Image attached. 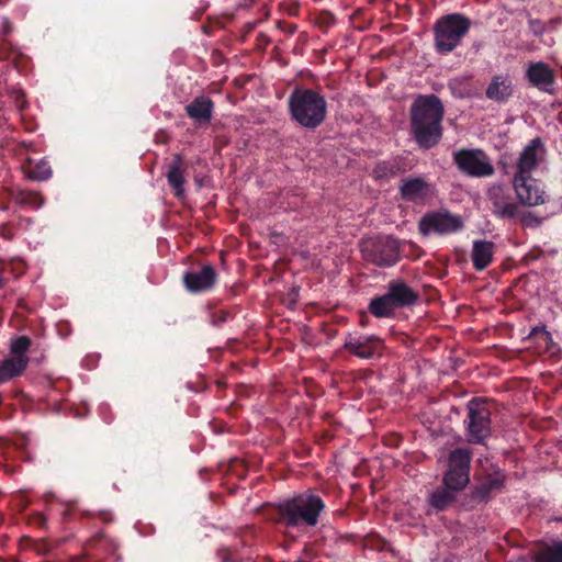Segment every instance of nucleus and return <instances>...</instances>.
Returning <instances> with one entry per match:
<instances>
[{
	"label": "nucleus",
	"mask_w": 562,
	"mask_h": 562,
	"mask_svg": "<svg viewBox=\"0 0 562 562\" xmlns=\"http://www.w3.org/2000/svg\"><path fill=\"white\" fill-rule=\"evenodd\" d=\"M411 134L423 149L435 147L442 138L445 106L436 94H420L411 105Z\"/></svg>",
	"instance_id": "f257e3e1"
},
{
	"label": "nucleus",
	"mask_w": 562,
	"mask_h": 562,
	"mask_svg": "<svg viewBox=\"0 0 562 562\" xmlns=\"http://www.w3.org/2000/svg\"><path fill=\"white\" fill-rule=\"evenodd\" d=\"M288 108L291 120L306 130H316L327 116L325 97L310 88H295L288 98Z\"/></svg>",
	"instance_id": "f03ea898"
},
{
	"label": "nucleus",
	"mask_w": 562,
	"mask_h": 562,
	"mask_svg": "<svg viewBox=\"0 0 562 562\" xmlns=\"http://www.w3.org/2000/svg\"><path fill=\"white\" fill-rule=\"evenodd\" d=\"M472 21L463 13H448L436 20L432 26L434 48L439 55H448L459 47L468 35Z\"/></svg>",
	"instance_id": "7ed1b4c3"
},
{
	"label": "nucleus",
	"mask_w": 562,
	"mask_h": 562,
	"mask_svg": "<svg viewBox=\"0 0 562 562\" xmlns=\"http://www.w3.org/2000/svg\"><path fill=\"white\" fill-rule=\"evenodd\" d=\"M406 246L417 248L411 241H402L393 236L381 235L363 239L360 244V251L367 262L381 268H390L401 260Z\"/></svg>",
	"instance_id": "20e7f679"
},
{
	"label": "nucleus",
	"mask_w": 562,
	"mask_h": 562,
	"mask_svg": "<svg viewBox=\"0 0 562 562\" xmlns=\"http://www.w3.org/2000/svg\"><path fill=\"white\" fill-rule=\"evenodd\" d=\"M324 508L325 504L319 496L301 494L280 504L279 517L286 527H296L300 524L315 526Z\"/></svg>",
	"instance_id": "39448f33"
},
{
	"label": "nucleus",
	"mask_w": 562,
	"mask_h": 562,
	"mask_svg": "<svg viewBox=\"0 0 562 562\" xmlns=\"http://www.w3.org/2000/svg\"><path fill=\"white\" fill-rule=\"evenodd\" d=\"M491 403L483 397H473L468 403L469 442L483 445L492 435Z\"/></svg>",
	"instance_id": "423d86ee"
},
{
	"label": "nucleus",
	"mask_w": 562,
	"mask_h": 562,
	"mask_svg": "<svg viewBox=\"0 0 562 562\" xmlns=\"http://www.w3.org/2000/svg\"><path fill=\"white\" fill-rule=\"evenodd\" d=\"M472 453L468 448L450 451L442 484L451 490L463 491L470 483Z\"/></svg>",
	"instance_id": "0eeeda50"
},
{
	"label": "nucleus",
	"mask_w": 562,
	"mask_h": 562,
	"mask_svg": "<svg viewBox=\"0 0 562 562\" xmlns=\"http://www.w3.org/2000/svg\"><path fill=\"white\" fill-rule=\"evenodd\" d=\"M453 164L458 170L472 178L492 177L495 172L487 154L480 148H462L453 151Z\"/></svg>",
	"instance_id": "6e6552de"
},
{
	"label": "nucleus",
	"mask_w": 562,
	"mask_h": 562,
	"mask_svg": "<svg viewBox=\"0 0 562 562\" xmlns=\"http://www.w3.org/2000/svg\"><path fill=\"white\" fill-rule=\"evenodd\" d=\"M435 194V186L423 175L403 177L398 182L397 196L401 201L423 206Z\"/></svg>",
	"instance_id": "1a4fd4ad"
},
{
	"label": "nucleus",
	"mask_w": 562,
	"mask_h": 562,
	"mask_svg": "<svg viewBox=\"0 0 562 562\" xmlns=\"http://www.w3.org/2000/svg\"><path fill=\"white\" fill-rule=\"evenodd\" d=\"M463 228L462 218L448 211L427 212L418 222V232L423 236L430 234L448 235Z\"/></svg>",
	"instance_id": "9d476101"
},
{
	"label": "nucleus",
	"mask_w": 562,
	"mask_h": 562,
	"mask_svg": "<svg viewBox=\"0 0 562 562\" xmlns=\"http://www.w3.org/2000/svg\"><path fill=\"white\" fill-rule=\"evenodd\" d=\"M344 349L359 359L378 360L384 353L385 344L376 335L348 334Z\"/></svg>",
	"instance_id": "9b49d317"
},
{
	"label": "nucleus",
	"mask_w": 562,
	"mask_h": 562,
	"mask_svg": "<svg viewBox=\"0 0 562 562\" xmlns=\"http://www.w3.org/2000/svg\"><path fill=\"white\" fill-rule=\"evenodd\" d=\"M513 187L519 206L531 207L541 205L544 204L548 199L541 183L532 177H514Z\"/></svg>",
	"instance_id": "f8f14e48"
},
{
	"label": "nucleus",
	"mask_w": 562,
	"mask_h": 562,
	"mask_svg": "<svg viewBox=\"0 0 562 562\" xmlns=\"http://www.w3.org/2000/svg\"><path fill=\"white\" fill-rule=\"evenodd\" d=\"M487 201L493 215L499 220H516L519 204L513 200L509 191L503 186H492L487 190Z\"/></svg>",
	"instance_id": "ddd939ff"
},
{
	"label": "nucleus",
	"mask_w": 562,
	"mask_h": 562,
	"mask_svg": "<svg viewBox=\"0 0 562 562\" xmlns=\"http://www.w3.org/2000/svg\"><path fill=\"white\" fill-rule=\"evenodd\" d=\"M506 475L501 469L494 470L492 473L485 475L483 481L475 485L468 495L469 507H474L477 504H486L495 492L504 487Z\"/></svg>",
	"instance_id": "4468645a"
},
{
	"label": "nucleus",
	"mask_w": 562,
	"mask_h": 562,
	"mask_svg": "<svg viewBox=\"0 0 562 562\" xmlns=\"http://www.w3.org/2000/svg\"><path fill=\"white\" fill-rule=\"evenodd\" d=\"M544 154L546 148L541 138L531 139L516 160L514 177H531V172L540 165Z\"/></svg>",
	"instance_id": "2eb2a0df"
},
{
	"label": "nucleus",
	"mask_w": 562,
	"mask_h": 562,
	"mask_svg": "<svg viewBox=\"0 0 562 562\" xmlns=\"http://www.w3.org/2000/svg\"><path fill=\"white\" fill-rule=\"evenodd\" d=\"M218 281V274L211 265H203L198 271H187L182 277L184 289L192 294L211 291Z\"/></svg>",
	"instance_id": "dca6fc26"
},
{
	"label": "nucleus",
	"mask_w": 562,
	"mask_h": 562,
	"mask_svg": "<svg viewBox=\"0 0 562 562\" xmlns=\"http://www.w3.org/2000/svg\"><path fill=\"white\" fill-rule=\"evenodd\" d=\"M529 85L538 90L553 94L557 76L554 70L543 61L530 63L526 70Z\"/></svg>",
	"instance_id": "f3484780"
},
{
	"label": "nucleus",
	"mask_w": 562,
	"mask_h": 562,
	"mask_svg": "<svg viewBox=\"0 0 562 562\" xmlns=\"http://www.w3.org/2000/svg\"><path fill=\"white\" fill-rule=\"evenodd\" d=\"M515 93V86L509 74H496L488 83L485 95L496 103H507Z\"/></svg>",
	"instance_id": "a211bd4d"
},
{
	"label": "nucleus",
	"mask_w": 562,
	"mask_h": 562,
	"mask_svg": "<svg viewBox=\"0 0 562 562\" xmlns=\"http://www.w3.org/2000/svg\"><path fill=\"white\" fill-rule=\"evenodd\" d=\"M411 170L406 162V158L402 156H394L389 159L379 160L372 168V177L374 180H389L404 175Z\"/></svg>",
	"instance_id": "6ab92c4d"
},
{
	"label": "nucleus",
	"mask_w": 562,
	"mask_h": 562,
	"mask_svg": "<svg viewBox=\"0 0 562 562\" xmlns=\"http://www.w3.org/2000/svg\"><path fill=\"white\" fill-rule=\"evenodd\" d=\"M187 169L188 162L183 159V157L180 154L173 155V158L168 166L166 178L175 196L178 199H182L186 193L184 183Z\"/></svg>",
	"instance_id": "aec40b11"
},
{
	"label": "nucleus",
	"mask_w": 562,
	"mask_h": 562,
	"mask_svg": "<svg viewBox=\"0 0 562 562\" xmlns=\"http://www.w3.org/2000/svg\"><path fill=\"white\" fill-rule=\"evenodd\" d=\"M385 293L372 297L368 304V312L375 318H391L397 310H401L389 285Z\"/></svg>",
	"instance_id": "412c9836"
},
{
	"label": "nucleus",
	"mask_w": 562,
	"mask_h": 562,
	"mask_svg": "<svg viewBox=\"0 0 562 562\" xmlns=\"http://www.w3.org/2000/svg\"><path fill=\"white\" fill-rule=\"evenodd\" d=\"M495 243L486 239H475L472 244L471 260L476 271H483L494 260Z\"/></svg>",
	"instance_id": "4be33fe9"
},
{
	"label": "nucleus",
	"mask_w": 562,
	"mask_h": 562,
	"mask_svg": "<svg viewBox=\"0 0 562 562\" xmlns=\"http://www.w3.org/2000/svg\"><path fill=\"white\" fill-rule=\"evenodd\" d=\"M387 285L401 310L412 307L419 301V293L403 279H392Z\"/></svg>",
	"instance_id": "5701e85b"
},
{
	"label": "nucleus",
	"mask_w": 562,
	"mask_h": 562,
	"mask_svg": "<svg viewBox=\"0 0 562 562\" xmlns=\"http://www.w3.org/2000/svg\"><path fill=\"white\" fill-rule=\"evenodd\" d=\"M214 102L206 95H199L186 106L187 115L198 124H206L211 121Z\"/></svg>",
	"instance_id": "b1692460"
},
{
	"label": "nucleus",
	"mask_w": 562,
	"mask_h": 562,
	"mask_svg": "<svg viewBox=\"0 0 562 562\" xmlns=\"http://www.w3.org/2000/svg\"><path fill=\"white\" fill-rule=\"evenodd\" d=\"M29 367L25 360L11 356L0 361V384L7 383L24 374Z\"/></svg>",
	"instance_id": "393cba45"
},
{
	"label": "nucleus",
	"mask_w": 562,
	"mask_h": 562,
	"mask_svg": "<svg viewBox=\"0 0 562 562\" xmlns=\"http://www.w3.org/2000/svg\"><path fill=\"white\" fill-rule=\"evenodd\" d=\"M533 562H562V541L540 542L533 551Z\"/></svg>",
	"instance_id": "a878e982"
},
{
	"label": "nucleus",
	"mask_w": 562,
	"mask_h": 562,
	"mask_svg": "<svg viewBox=\"0 0 562 562\" xmlns=\"http://www.w3.org/2000/svg\"><path fill=\"white\" fill-rule=\"evenodd\" d=\"M459 492V490H451L442 484L429 495L428 502L437 512H443L456 502Z\"/></svg>",
	"instance_id": "bb28decb"
},
{
	"label": "nucleus",
	"mask_w": 562,
	"mask_h": 562,
	"mask_svg": "<svg viewBox=\"0 0 562 562\" xmlns=\"http://www.w3.org/2000/svg\"><path fill=\"white\" fill-rule=\"evenodd\" d=\"M22 168L27 173V177L34 181L48 180L53 175L50 164L45 158L37 162H34L32 158H26Z\"/></svg>",
	"instance_id": "cd10ccee"
},
{
	"label": "nucleus",
	"mask_w": 562,
	"mask_h": 562,
	"mask_svg": "<svg viewBox=\"0 0 562 562\" xmlns=\"http://www.w3.org/2000/svg\"><path fill=\"white\" fill-rule=\"evenodd\" d=\"M63 517L65 520H83V519H92L99 518L104 522H111L113 520V515L109 510H100L98 513H91L89 510L79 509L75 505H67V507L63 512Z\"/></svg>",
	"instance_id": "c85d7f7f"
},
{
	"label": "nucleus",
	"mask_w": 562,
	"mask_h": 562,
	"mask_svg": "<svg viewBox=\"0 0 562 562\" xmlns=\"http://www.w3.org/2000/svg\"><path fill=\"white\" fill-rule=\"evenodd\" d=\"M32 346V339L29 336L21 335L12 337L10 340L9 351L11 357L20 358L30 363L27 352Z\"/></svg>",
	"instance_id": "c756f323"
},
{
	"label": "nucleus",
	"mask_w": 562,
	"mask_h": 562,
	"mask_svg": "<svg viewBox=\"0 0 562 562\" xmlns=\"http://www.w3.org/2000/svg\"><path fill=\"white\" fill-rule=\"evenodd\" d=\"M14 202L21 206H27L31 209H40L44 202V196L32 190H20L13 196Z\"/></svg>",
	"instance_id": "7c9ffc66"
},
{
	"label": "nucleus",
	"mask_w": 562,
	"mask_h": 562,
	"mask_svg": "<svg viewBox=\"0 0 562 562\" xmlns=\"http://www.w3.org/2000/svg\"><path fill=\"white\" fill-rule=\"evenodd\" d=\"M23 55L18 52V48L8 40H0V59H11L15 67H18V59H22Z\"/></svg>",
	"instance_id": "2f4dec72"
},
{
	"label": "nucleus",
	"mask_w": 562,
	"mask_h": 562,
	"mask_svg": "<svg viewBox=\"0 0 562 562\" xmlns=\"http://www.w3.org/2000/svg\"><path fill=\"white\" fill-rule=\"evenodd\" d=\"M530 337L539 338L546 344L547 351H552L553 348L557 347V344L553 341L551 333L546 330L544 327H535L530 331Z\"/></svg>",
	"instance_id": "473e14b6"
},
{
	"label": "nucleus",
	"mask_w": 562,
	"mask_h": 562,
	"mask_svg": "<svg viewBox=\"0 0 562 562\" xmlns=\"http://www.w3.org/2000/svg\"><path fill=\"white\" fill-rule=\"evenodd\" d=\"M517 218L520 221L522 226L530 227V228H536V227L540 226V224L542 223V220L540 217H538L536 214H533L532 212L521 211L520 209H519V215Z\"/></svg>",
	"instance_id": "72a5a7b5"
},
{
	"label": "nucleus",
	"mask_w": 562,
	"mask_h": 562,
	"mask_svg": "<svg viewBox=\"0 0 562 562\" xmlns=\"http://www.w3.org/2000/svg\"><path fill=\"white\" fill-rule=\"evenodd\" d=\"M11 95H12V98L14 100L16 109L20 112L24 111L27 108L26 97H25V93H24V91L22 89L14 88L12 90Z\"/></svg>",
	"instance_id": "f704fd0d"
},
{
	"label": "nucleus",
	"mask_w": 562,
	"mask_h": 562,
	"mask_svg": "<svg viewBox=\"0 0 562 562\" xmlns=\"http://www.w3.org/2000/svg\"><path fill=\"white\" fill-rule=\"evenodd\" d=\"M542 256L543 250L539 246H535L524 256L522 261L528 265L540 259Z\"/></svg>",
	"instance_id": "c9c22d12"
},
{
	"label": "nucleus",
	"mask_w": 562,
	"mask_h": 562,
	"mask_svg": "<svg viewBox=\"0 0 562 562\" xmlns=\"http://www.w3.org/2000/svg\"><path fill=\"white\" fill-rule=\"evenodd\" d=\"M0 236L7 240H12L14 233L12 226L9 223H4L0 226Z\"/></svg>",
	"instance_id": "e433bc0d"
},
{
	"label": "nucleus",
	"mask_w": 562,
	"mask_h": 562,
	"mask_svg": "<svg viewBox=\"0 0 562 562\" xmlns=\"http://www.w3.org/2000/svg\"><path fill=\"white\" fill-rule=\"evenodd\" d=\"M529 26H530V30L532 31V33L535 35H540L544 31L543 23L540 20H537V19H531L529 21Z\"/></svg>",
	"instance_id": "4c0bfd02"
},
{
	"label": "nucleus",
	"mask_w": 562,
	"mask_h": 562,
	"mask_svg": "<svg viewBox=\"0 0 562 562\" xmlns=\"http://www.w3.org/2000/svg\"><path fill=\"white\" fill-rule=\"evenodd\" d=\"M103 540H104V535H103V532H101V531H100V532H97V533H95V535H94V536L89 540V546H90L91 548L97 547V546H99L100 543H102V542H103Z\"/></svg>",
	"instance_id": "58836bf2"
},
{
	"label": "nucleus",
	"mask_w": 562,
	"mask_h": 562,
	"mask_svg": "<svg viewBox=\"0 0 562 562\" xmlns=\"http://www.w3.org/2000/svg\"><path fill=\"white\" fill-rule=\"evenodd\" d=\"M34 524H37L38 526L44 527L45 524H46V519H45V517L43 515L37 514L34 517Z\"/></svg>",
	"instance_id": "ea45409f"
},
{
	"label": "nucleus",
	"mask_w": 562,
	"mask_h": 562,
	"mask_svg": "<svg viewBox=\"0 0 562 562\" xmlns=\"http://www.w3.org/2000/svg\"><path fill=\"white\" fill-rule=\"evenodd\" d=\"M228 316H229V314H228V313H226V312H222V315H221V317H220V321H221V322H226V319H227V317H228Z\"/></svg>",
	"instance_id": "a19ab883"
},
{
	"label": "nucleus",
	"mask_w": 562,
	"mask_h": 562,
	"mask_svg": "<svg viewBox=\"0 0 562 562\" xmlns=\"http://www.w3.org/2000/svg\"><path fill=\"white\" fill-rule=\"evenodd\" d=\"M7 284V279L0 276V289L4 288Z\"/></svg>",
	"instance_id": "79ce46f5"
},
{
	"label": "nucleus",
	"mask_w": 562,
	"mask_h": 562,
	"mask_svg": "<svg viewBox=\"0 0 562 562\" xmlns=\"http://www.w3.org/2000/svg\"><path fill=\"white\" fill-rule=\"evenodd\" d=\"M3 521H4V516L2 513H0V526L3 524Z\"/></svg>",
	"instance_id": "37998d69"
},
{
	"label": "nucleus",
	"mask_w": 562,
	"mask_h": 562,
	"mask_svg": "<svg viewBox=\"0 0 562 562\" xmlns=\"http://www.w3.org/2000/svg\"><path fill=\"white\" fill-rule=\"evenodd\" d=\"M9 0H0V5H3L8 2Z\"/></svg>",
	"instance_id": "c03bdc74"
}]
</instances>
